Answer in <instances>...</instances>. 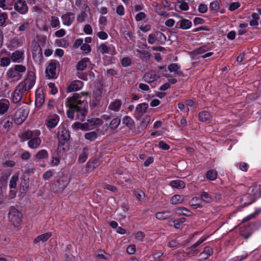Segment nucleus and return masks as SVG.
Instances as JSON below:
<instances>
[{"mask_svg":"<svg viewBox=\"0 0 261 261\" xmlns=\"http://www.w3.org/2000/svg\"><path fill=\"white\" fill-rule=\"evenodd\" d=\"M240 7V4L239 2H233L231 3L229 7V10L233 11Z\"/></svg>","mask_w":261,"mask_h":261,"instance_id":"obj_56","label":"nucleus"},{"mask_svg":"<svg viewBox=\"0 0 261 261\" xmlns=\"http://www.w3.org/2000/svg\"><path fill=\"white\" fill-rule=\"evenodd\" d=\"M24 53L19 50H15L12 54L11 59L14 62H17V61L21 58H23Z\"/></svg>","mask_w":261,"mask_h":261,"instance_id":"obj_34","label":"nucleus"},{"mask_svg":"<svg viewBox=\"0 0 261 261\" xmlns=\"http://www.w3.org/2000/svg\"><path fill=\"white\" fill-rule=\"evenodd\" d=\"M18 180V176L16 175H13L10 179L9 187L10 189H14L16 187L17 181Z\"/></svg>","mask_w":261,"mask_h":261,"instance_id":"obj_44","label":"nucleus"},{"mask_svg":"<svg viewBox=\"0 0 261 261\" xmlns=\"http://www.w3.org/2000/svg\"><path fill=\"white\" fill-rule=\"evenodd\" d=\"M8 19V15L6 13L3 12L0 13V27L5 25V22Z\"/></svg>","mask_w":261,"mask_h":261,"instance_id":"obj_47","label":"nucleus"},{"mask_svg":"<svg viewBox=\"0 0 261 261\" xmlns=\"http://www.w3.org/2000/svg\"><path fill=\"white\" fill-rule=\"evenodd\" d=\"M156 218L159 220H165L171 217L169 211L159 212L155 214Z\"/></svg>","mask_w":261,"mask_h":261,"instance_id":"obj_27","label":"nucleus"},{"mask_svg":"<svg viewBox=\"0 0 261 261\" xmlns=\"http://www.w3.org/2000/svg\"><path fill=\"white\" fill-rule=\"evenodd\" d=\"M156 38V41L161 44H163L167 40L166 36L161 32H156L155 33Z\"/></svg>","mask_w":261,"mask_h":261,"instance_id":"obj_33","label":"nucleus"},{"mask_svg":"<svg viewBox=\"0 0 261 261\" xmlns=\"http://www.w3.org/2000/svg\"><path fill=\"white\" fill-rule=\"evenodd\" d=\"M207 11V7L205 4H200L198 7V11L201 13H204Z\"/></svg>","mask_w":261,"mask_h":261,"instance_id":"obj_59","label":"nucleus"},{"mask_svg":"<svg viewBox=\"0 0 261 261\" xmlns=\"http://www.w3.org/2000/svg\"><path fill=\"white\" fill-rule=\"evenodd\" d=\"M150 121V118L149 117H146L143 119L141 123V126L142 128H145L147 126V124Z\"/></svg>","mask_w":261,"mask_h":261,"instance_id":"obj_61","label":"nucleus"},{"mask_svg":"<svg viewBox=\"0 0 261 261\" xmlns=\"http://www.w3.org/2000/svg\"><path fill=\"white\" fill-rule=\"evenodd\" d=\"M121 122V119L119 116L113 119L110 123V127L112 129H116L119 125Z\"/></svg>","mask_w":261,"mask_h":261,"instance_id":"obj_35","label":"nucleus"},{"mask_svg":"<svg viewBox=\"0 0 261 261\" xmlns=\"http://www.w3.org/2000/svg\"><path fill=\"white\" fill-rule=\"evenodd\" d=\"M213 253V249L210 246H206L204 250L199 254L200 260H205Z\"/></svg>","mask_w":261,"mask_h":261,"instance_id":"obj_14","label":"nucleus"},{"mask_svg":"<svg viewBox=\"0 0 261 261\" xmlns=\"http://www.w3.org/2000/svg\"><path fill=\"white\" fill-rule=\"evenodd\" d=\"M178 69H179V66L176 63H172L168 66V70L170 72H175Z\"/></svg>","mask_w":261,"mask_h":261,"instance_id":"obj_53","label":"nucleus"},{"mask_svg":"<svg viewBox=\"0 0 261 261\" xmlns=\"http://www.w3.org/2000/svg\"><path fill=\"white\" fill-rule=\"evenodd\" d=\"M33 58L35 62H40L41 61L43 58L42 50L39 45L35 47L33 53Z\"/></svg>","mask_w":261,"mask_h":261,"instance_id":"obj_13","label":"nucleus"},{"mask_svg":"<svg viewBox=\"0 0 261 261\" xmlns=\"http://www.w3.org/2000/svg\"><path fill=\"white\" fill-rule=\"evenodd\" d=\"M121 65L123 67H127L130 65L132 63V61L130 58L127 57L123 58L121 59Z\"/></svg>","mask_w":261,"mask_h":261,"instance_id":"obj_51","label":"nucleus"},{"mask_svg":"<svg viewBox=\"0 0 261 261\" xmlns=\"http://www.w3.org/2000/svg\"><path fill=\"white\" fill-rule=\"evenodd\" d=\"M260 195L258 196L255 193H254L253 196H252L251 194L244 195L242 198V200H244V199L246 198H250V201L248 202V203H244L245 206H247L254 202V201L255 200V197H258Z\"/></svg>","mask_w":261,"mask_h":261,"instance_id":"obj_46","label":"nucleus"},{"mask_svg":"<svg viewBox=\"0 0 261 261\" xmlns=\"http://www.w3.org/2000/svg\"><path fill=\"white\" fill-rule=\"evenodd\" d=\"M184 199L182 198L179 195H174L173 196L170 200L171 203L172 204H177L182 202Z\"/></svg>","mask_w":261,"mask_h":261,"instance_id":"obj_40","label":"nucleus"},{"mask_svg":"<svg viewBox=\"0 0 261 261\" xmlns=\"http://www.w3.org/2000/svg\"><path fill=\"white\" fill-rule=\"evenodd\" d=\"M79 98V94L75 93L67 99L66 105L69 107L67 115L71 120L75 116L76 120L84 121L88 112V105L86 100L78 99Z\"/></svg>","mask_w":261,"mask_h":261,"instance_id":"obj_1","label":"nucleus"},{"mask_svg":"<svg viewBox=\"0 0 261 261\" xmlns=\"http://www.w3.org/2000/svg\"><path fill=\"white\" fill-rule=\"evenodd\" d=\"M35 156L38 159H43L47 158L48 152L45 149H42L39 151L35 155Z\"/></svg>","mask_w":261,"mask_h":261,"instance_id":"obj_42","label":"nucleus"},{"mask_svg":"<svg viewBox=\"0 0 261 261\" xmlns=\"http://www.w3.org/2000/svg\"><path fill=\"white\" fill-rule=\"evenodd\" d=\"M169 185L174 188L183 189L185 187V182L181 180H175L171 181Z\"/></svg>","mask_w":261,"mask_h":261,"instance_id":"obj_26","label":"nucleus"},{"mask_svg":"<svg viewBox=\"0 0 261 261\" xmlns=\"http://www.w3.org/2000/svg\"><path fill=\"white\" fill-rule=\"evenodd\" d=\"M99 164V160L95 159L92 161H89L86 165V171L88 172L92 171Z\"/></svg>","mask_w":261,"mask_h":261,"instance_id":"obj_19","label":"nucleus"},{"mask_svg":"<svg viewBox=\"0 0 261 261\" xmlns=\"http://www.w3.org/2000/svg\"><path fill=\"white\" fill-rule=\"evenodd\" d=\"M121 104V101L120 99H116L110 103L109 109L111 110L118 112L120 110Z\"/></svg>","mask_w":261,"mask_h":261,"instance_id":"obj_23","label":"nucleus"},{"mask_svg":"<svg viewBox=\"0 0 261 261\" xmlns=\"http://www.w3.org/2000/svg\"><path fill=\"white\" fill-rule=\"evenodd\" d=\"M58 121L59 117L57 115L49 119L47 122V127L50 128H54L58 124Z\"/></svg>","mask_w":261,"mask_h":261,"instance_id":"obj_37","label":"nucleus"},{"mask_svg":"<svg viewBox=\"0 0 261 261\" xmlns=\"http://www.w3.org/2000/svg\"><path fill=\"white\" fill-rule=\"evenodd\" d=\"M44 95L42 93H36L35 105L36 107L41 106L44 102Z\"/></svg>","mask_w":261,"mask_h":261,"instance_id":"obj_24","label":"nucleus"},{"mask_svg":"<svg viewBox=\"0 0 261 261\" xmlns=\"http://www.w3.org/2000/svg\"><path fill=\"white\" fill-rule=\"evenodd\" d=\"M9 104V100L6 99L0 100V114H3L7 112Z\"/></svg>","mask_w":261,"mask_h":261,"instance_id":"obj_21","label":"nucleus"},{"mask_svg":"<svg viewBox=\"0 0 261 261\" xmlns=\"http://www.w3.org/2000/svg\"><path fill=\"white\" fill-rule=\"evenodd\" d=\"M61 18L64 25L69 26L73 22L75 18V15L72 12H67L63 15Z\"/></svg>","mask_w":261,"mask_h":261,"instance_id":"obj_10","label":"nucleus"},{"mask_svg":"<svg viewBox=\"0 0 261 261\" xmlns=\"http://www.w3.org/2000/svg\"><path fill=\"white\" fill-rule=\"evenodd\" d=\"M82 87V82L78 81L74 82H72L70 84L69 86L68 87L67 92H71L72 91H77L80 90Z\"/></svg>","mask_w":261,"mask_h":261,"instance_id":"obj_20","label":"nucleus"},{"mask_svg":"<svg viewBox=\"0 0 261 261\" xmlns=\"http://www.w3.org/2000/svg\"><path fill=\"white\" fill-rule=\"evenodd\" d=\"M98 49L102 54H108L111 48L105 43H101L98 47Z\"/></svg>","mask_w":261,"mask_h":261,"instance_id":"obj_43","label":"nucleus"},{"mask_svg":"<svg viewBox=\"0 0 261 261\" xmlns=\"http://www.w3.org/2000/svg\"><path fill=\"white\" fill-rule=\"evenodd\" d=\"M146 16V15L144 12H139L136 15L135 19L137 21H140L144 19Z\"/></svg>","mask_w":261,"mask_h":261,"instance_id":"obj_58","label":"nucleus"},{"mask_svg":"<svg viewBox=\"0 0 261 261\" xmlns=\"http://www.w3.org/2000/svg\"><path fill=\"white\" fill-rule=\"evenodd\" d=\"M41 143V140L39 137L31 138L28 142L29 147L32 149L37 148Z\"/></svg>","mask_w":261,"mask_h":261,"instance_id":"obj_16","label":"nucleus"},{"mask_svg":"<svg viewBox=\"0 0 261 261\" xmlns=\"http://www.w3.org/2000/svg\"><path fill=\"white\" fill-rule=\"evenodd\" d=\"M33 136V132L31 130H28L22 133L20 136L21 141L24 142L28 140H30Z\"/></svg>","mask_w":261,"mask_h":261,"instance_id":"obj_30","label":"nucleus"},{"mask_svg":"<svg viewBox=\"0 0 261 261\" xmlns=\"http://www.w3.org/2000/svg\"><path fill=\"white\" fill-rule=\"evenodd\" d=\"M178 3H181L180 5H179V8L181 10L187 11L189 9V6L188 3L180 1V0H178Z\"/></svg>","mask_w":261,"mask_h":261,"instance_id":"obj_60","label":"nucleus"},{"mask_svg":"<svg viewBox=\"0 0 261 261\" xmlns=\"http://www.w3.org/2000/svg\"><path fill=\"white\" fill-rule=\"evenodd\" d=\"M29 113L28 108L27 106H23L19 108L14 116H9L8 118L12 119L16 124L20 125L25 121Z\"/></svg>","mask_w":261,"mask_h":261,"instance_id":"obj_4","label":"nucleus"},{"mask_svg":"<svg viewBox=\"0 0 261 261\" xmlns=\"http://www.w3.org/2000/svg\"><path fill=\"white\" fill-rule=\"evenodd\" d=\"M97 137V134L95 132H91L85 134V138L90 141H94Z\"/></svg>","mask_w":261,"mask_h":261,"instance_id":"obj_41","label":"nucleus"},{"mask_svg":"<svg viewBox=\"0 0 261 261\" xmlns=\"http://www.w3.org/2000/svg\"><path fill=\"white\" fill-rule=\"evenodd\" d=\"M8 217L13 225L15 227H18L21 224L22 214L14 206H11L10 207Z\"/></svg>","mask_w":261,"mask_h":261,"instance_id":"obj_5","label":"nucleus"},{"mask_svg":"<svg viewBox=\"0 0 261 261\" xmlns=\"http://www.w3.org/2000/svg\"><path fill=\"white\" fill-rule=\"evenodd\" d=\"M53 175V172L51 170H48L45 172L43 175V179L46 180L52 177Z\"/></svg>","mask_w":261,"mask_h":261,"instance_id":"obj_63","label":"nucleus"},{"mask_svg":"<svg viewBox=\"0 0 261 261\" xmlns=\"http://www.w3.org/2000/svg\"><path fill=\"white\" fill-rule=\"evenodd\" d=\"M220 8V5L217 1H214L210 3V9L211 11H217Z\"/></svg>","mask_w":261,"mask_h":261,"instance_id":"obj_48","label":"nucleus"},{"mask_svg":"<svg viewBox=\"0 0 261 261\" xmlns=\"http://www.w3.org/2000/svg\"><path fill=\"white\" fill-rule=\"evenodd\" d=\"M148 107V104L147 103L143 102L137 105L136 108V111L139 113L143 114L146 112Z\"/></svg>","mask_w":261,"mask_h":261,"instance_id":"obj_36","label":"nucleus"},{"mask_svg":"<svg viewBox=\"0 0 261 261\" xmlns=\"http://www.w3.org/2000/svg\"><path fill=\"white\" fill-rule=\"evenodd\" d=\"M90 63L88 58H84L78 62L76 65V69L78 70H84L87 67L88 64Z\"/></svg>","mask_w":261,"mask_h":261,"instance_id":"obj_18","label":"nucleus"},{"mask_svg":"<svg viewBox=\"0 0 261 261\" xmlns=\"http://www.w3.org/2000/svg\"><path fill=\"white\" fill-rule=\"evenodd\" d=\"M176 212L180 214L185 216L189 217L192 215V212L188 208L184 207H179L176 208Z\"/></svg>","mask_w":261,"mask_h":261,"instance_id":"obj_32","label":"nucleus"},{"mask_svg":"<svg viewBox=\"0 0 261 261\" xmlns=\"http://www.w3.org/2000/svg\"><path fill=\"white\" fill-rule=\"evenodd\" d=\"M217 176V172L215 170H210L207 171L206 177L207 179L211 180H214L216 179Z\"/></svg>","mask_w":261,"mask_h":261,"instance_id":"obj_38","label":"nucleus"},{"mask_svg":"<svg viewBox=\"0 0 261 261\" xmlns=\"http://www.w3.org/2000/svg\"><path fill=\"white\" fill-rule=\"evenodd\" d=\"M69 183V178L63 172H59L55 181L51 186V189L54 192L58 193L63 191Z\"/></svg>","mask_w":261,"mask_h":261,"instance_id":"obj_2","label":"nucleus"},{"mask_svg":"<svg viewBox=\"0 0 261 261\" xmlns=\"http://www.w3.org/2000/svg\"><path fill=\"white\" fill-rule=\"evenodd\" d=\"M116 13L120 16H122L124 14V9L122 5H119L117 7Z\"/></svg>","mask_w":261,"mask_h":261,"instance_id":"obj_64","label":"nucleus"},{"mask_svg":"<svg viewBox=\"0 0 261 261\" xmlns=\"http://www.w3.org/2000/svg\"><path fill=\"white\" fill-rule=\"evenodd\" d=\"M148 42L150 44H154L156 41L155 33H152L149 35L148 37Z\"/></svg>","mask_w":261,"mask_h":261,"instance_id":"obj_55","label":"nucleus"},{"mask_svg":"<svg viewBox=\"0 0 261 261\" xmlns=\"http://www.w3.org/2000/svg\"><path fill=\"white\" fill-rule=\"evenodd\" d=\"M155 11L160 16H165L166 15V12L161 5H156Z\"/></svg>","mask_w":261,"mask_h":261,"instance_id":"obj_50","label":"nucleus"},{"mask_svg":"<svg viewBox=\"0 0 261 261\" xmlns=\"http://www.w3.org/2000/svg\"><path fill=\"white\" fill-rule=\"evenodd\" d=\"M36 76L33 71L28 73L27 77L18 86L24 91H29L35 83Z\"/></svg>","mask_w":261,"mask_h":261,"instance_id":"obj_6","label":"nucleus"},{"mask_svg":"<svg viewBox=\"0 0 261 261\" xmlns=\"http://www.w3.org/2000/svg\"><path fill=\"white\" fill-rule=\"evenodd\" d=\"M51 236V232H46L44 234L39 235L37 238H36L34 240V243L35 244H37L40 241L42 242H46L50 237Z\"/></svg>","mask_w":261,"mask_h":261,"instance_id":"obj_22","label":"nucleus"},{"mask_svg":"<svg viewBox=\"0 0 261 261\" xmlns=\"http://www.w3.org/2000/svg\"><path fill=\"white\" fill-rule=\"evenodd\" d=\"M23 91H24L18 85L12 97V100L14 103H17L21 100Z\"/></svg>","mask_w":261,"mask_h":261,"instance_id":"obj_11","label":"nucleus"},{"mask_svg":"<svg viewBox=\"0 0 261 261\" xmlns=\"http://www.w3.org/2000/svg\"><path fill=\"white\" fill-rule=\"evenodd\" d=\"M209 50V48L206 45H203L197 48L194 52L197 54H203Z\"/></svg>","mask_w":261,"mask_h":261,"instance_id":"obj_52","label":"nucleus"},{"mask_svg":"<svg viewBox=\"0 0 261 261\" xmlns=\"http://www.w3.org/2000/svg\"><path fill=\"white\" fill-rule=\"evenodd\" d=\"M201 199L205 202L210 203L212 201L213 198L210 195L205 192H202L201 194Z\"/></svg>","mask_w":261,"mask_h":261,"instance_id":"obj_39","label":"nucleus"},{"mask_svg":"<svg viewBox=\"0 0 261 261\" xmlns=\"http://www.w3.org/2000/svg\"><path fill=\"white\" fill-rule=\"evenodd\" d=\"M70 138L69 132L63 127L59 128L58 132V147L59 151L65 152L68 145V141Z\"/></svg>","mask_w":261,"mask_h":261,"instance_id":"obj_3","label":"nucleus"},{"mask_svg":"<svg viewBox=\"0 0 261 261\" xmlns=\"http://www.w3.org/2000/svg\"><path fill=\"white\" fill-rule=\"evenodd\" d=\"M198 199H199L197 197H194L190 201L191 205L194 206L196 208L198 207H201L202 206V204L197 202Z\"/></svg>","mask_w":261,"mask_h":261,"instance_id":"obj_49","label":"nucleus"},{"mask_svg":"<svg viewBox=\"0 0 261 261\" xmlns=\"http://www.w3.org/2000/svg\"><path fill=\"white\" fill-rule=\"evenodd\" d=\"M58 65H60L59 62L56 60H51L49 61L45 70L46 75L48 79L57 78L56 70Z\"/></svg>","mask_w":261,"mask_h":261,"instance_id":"obj_8","label":"nucleus"},{"mask_svg":"<svg viewBox=\"0 0 261 261\" xmlns=\"http://www.w3.org/2000/svg\"><path fill=\"white\" fill-rule=\"evenodd\" d=\"M159 78H160V75H158L155 71H151L150 72L146 73L143 76L144 81L149 83Z\"/></svg>","mask_w":261,"mask_h":261,"instance_id":"obj_12","label":"nucleus"},{"mask_svg":"<svg viewBox=\"0 0 261 261\" xmlns=\"http://www.w3.org/2000/svg\"><path fill=\"white\" fill-rule=\"evenodd\" d=\"M25 71L26 68L24 65L17 64L10 68L7 72V75L9 79H14L17 77L20 79L22 76L21 73L24 72Z\"/></svg>","mask_w":261,"mask_h":261,"instance_id":"obj_7","label":"nucleus"},{"mask_svg":"<svg viewBox=\"0 0 261 261\" xmlns=\"http://www.w3.org/2000/svg\"><path fill=\"white\" fill-rule=\"evenodd\" d=\"M89 149L87 147H85L83 149V152L80 154L79 161L80 163H84L88 158Z\"/></svg>","mask_w":261,"mask_h":261,"instance_id":"obj_29","label":"nucleus"},{"mask_svg":"<svg viewBox=\"0 0 261 261\" xmlns=\"http://www.w3.org/2000/svg\"><path fill=\"white\" fill-rule=\"evenodd\" d=\"M205 238H200L196 243L193 244L192 246H191L189 249L188 253L189 254H197L199 250L197 249V247L201 245L204 241Z\"/></svg>","mask_w":261,"mask_h":261,"instance_id":"obj_17","label":"nucleus"},{"mask_svg":"<svg viewBox=\"0 0 261 261\" xmlns=\"http://www.w3.org/2000/svg\"><path fill=\"white\" fill-rule=\"evenodd\" d=\"M11 63L10 59L8 57H3L0 58V66L6 67L10 65Z\"/></svg>","mask_w":261,"mask_h":261,"instance_id":"obj_45","label":"nucleus"},{"mask_svg":"<svg viewBox=\"0 0 261 261\" xmlns=\"http://www.w3.org/2000/svg\"><path fill=\"white\" fill-rule=\"evenodd\" d=\"M87 17V14L86 13L85 11H82L81 14L78 15L77 17V20L78 21L82 22L85 20L86 17Z\"/></svg>","mask_w":261,"mask_h":261,"instance_id":"obj_57","label":"nucleus"},{"mask_svg":"<svg viewBox=\"0 0 261 261\" xmlns=\"http://www.w3.org/2000/svg\"><path fill=\"white\" fill-rule=\"evenodd\" d=\"M178 23H180L179 28L182 30L188 29L192 26V22L187 19H182L180 20L177 24Z\"/></svg>","mask_w":261,"mask_h":261,"instance_id":"obj_28","label":"nucleus"},{"mask_svg":"<svg viewBox=\"0 0 261 261\" xmlns=\"http://www.w3.org/2000/svg\"><path fill=\"white\" fill-rule=\"evenodd\" d=\"M247 26H248L247 23H241L239 25V27L241 29H244L239 30L238 32V35H242L244 34H245L247 32V30L245 28H246Z\"/></svg>","mask_w":261,"mask_h":261,"instance_id":"obj_54","label":"nucleus"},{"mask_svg":"<svg viewBox=\"0 0 261 261\" xmlns=\"http://www.w3.org/2000/svg\"><path fill=\"white\" fill-rule=\"evenodd\" d=\"M89 124L87 122L82 123L79 122H76L72 124V127L76 129L86 130L89 128Z\"/></svg>","mask_w":261,"mask_h":261,"instance_id":"obj_31","label":"nucleus"},{"mask_svg":"<svg viewBox=\"0 0 261 261\" xmlns=\"http://www.w3.org/2000/svg\"><path fill=\"white\" fill-rule=\"evenodd\" d=\"M14 9L21 14H25L29 10L28 6L24 0H17L14 4Z\"/></svg>","mask_w":261,"mask_h":261,"instance_id":"obj_9","label":"nucleus"},{"mask_svg":"<svg viewBox=\"0 0 261 261\" xmlns=\"http://www.w3.org/2000/svg\"><path fill=\"white\" fill-rule=\"evenodd\" d=\"M122 122L130 129L135 128L134 121L130 117L128 116H124L122 119Z\"/></svg>","mask_w":261,"mask_h":261,"instance_id":"obj_25","label":"nucleus"},{"mask_svg":"<svg viewBox=\"0 0 261 261\" xmlns=\"http://www.w3.org/2000/svg\"><path fill=\"white\" fill-rule=\"evenodd\" d=\"M211 115L207 111H202L199 114V119L202 122L208 123L211 122Z\"/></svg>","mask_w":261,"mask_h":261,"instance_id":"obj_15","label":"nucleus"},{"mask_svg":"<svg viewBox=\"0 0 261 261\" xmlns=\"http://www.w3.org/2000/svg\"><path fill=\"white\" fill-rule=\"evenodd\" d=\"M159 146L160 148L164 150H168L170 148L169 145L162 141L159 142Z\"/></svg>","mask_w":261,"mask_h":261,"instance_id":"obj_62","label":"nucleus"}]
</instances>
